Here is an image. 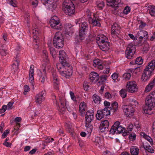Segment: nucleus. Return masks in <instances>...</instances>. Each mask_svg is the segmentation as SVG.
<instances>
[{
    "label": "nucleus",
    "mask_w": 155,
    "mask_h": 155,
    "mask_svg": "<svg viewBox=\"0 0 155 155\" xmlns=\"http://www.w3.org/2000/svg\"><path fill=\"white\" fill-rule=\"evenodd\" d=\"M59 58L61 63L57 64V69L62 76L70 77L72 74V72L71 70L70 64L67 60L68 58L64 51H59Z\"/></svg>",
    "instance_id": "obj_1"
},
{
    "label": "nucleus",
    "mask_w": 155,
    "mask_h": 155,
    "mask_svg": "<svg viewBox=\"0 0 155 155\" xmlns=\"http://www.w3.org/2000/svg\"><path fill=\"white\" fill-rule=\"evenodd\" d=\"M80 19L76 21V24H81L80 26L79 31V40L77 41V42H80L84 40L86 36L87 32L88 31V25L87 22H81Z\"/></svg>",
    "instance_id": "obj_2"
},
{
    "label": "nucleus",
    "mask_w": 155,
    "mask_h": 155,
    "mask_svg": "<svg viewBox=\"0 0 155 155\" xmlns=\"http://www.w3.org/2000/svg\"><path fill=\"white\" fill-rule=\"evenodd\" d=\"M104 104L105 107L103 109L98 110L97 111L96 117L98 120H101L104 116L110 115V108L109 107L110 105V103L109 102L105 101Z\"/></svg>",
    "instance_id": "obj_3"
},
{
    "label": "nucleus",
    "mask_w": 155,
    "mask_h": 155,
    "mask_svg": "<svg viewBox=\"0 0 155 155\" xmlns=\"http://www.w3.org/2000/svg\"><path fill=\"white\" fill-rule=\"evenodd\" d=\"M53 44L56 48H62L64 45V39L61 33L56 32L53 39Z\"/></svg>",
    "instance_id": "obj_4"
},
{
    "label": "nucleus",
    "mask_w": 155,
    "mask_h": 155,
    "mask_svg": "<svg viewBox=\"0 0 155 155\" xmlns=\"http://www.w3.org/2000/svg\"><path fill=\"white\" fill-rule=\"evenodd\" d=\"M155 106V99L147 96L145 100V106L143 108V110L146 113H148V110H151Z\"/></svg>",
    "instance_id": "obj_5"
},
{
    "label": "nucleus",
    "mask_w": 155,
    "mask_h": 155,
    "mask_svg": "<svg viewBox=\"0 0 155 155\" xmlns=\"http://www.w3.org/2000/svg\"><path fill=\"white\" fill-rule=\"evenodd\" d=\"M50 24L52 28L57 30H61L63 28V26L59 18L55 15L51 18Z\"/></svg>",
    "instance_id": "obj_6"
},
{
    "label": "nucleus",
    "mask_w": 155,
    "mask_h": 155,
    "mask_svg": "<svg viewBox=\"0 0 155 155\" xmlns=\"http://www.w3.org/2000/svg\"><path fill=\"white\" fill-rule=\"evenodd\" d=\"M53 98L55 99V104L58 107V110L62 114H64L66 110L65 105L66 104V102L65 97L63 96H62V97L61 96L59 97L60 102L61 104V105L60 106H59L58 104L56 96L55 95L53 96Z\"/></svg>",
    "instance_id": "obj_7"
},
{
    "label": "nucleus",
    "mask_w": 155,
    "mask_h": 155,
    "mask_svg": "<svg viewBox=\"0 0 155 155\" xmlns=\"http://www.w3.org/2000/svg\"><path fill=\"white\" fill-rule=\"evenodd\" d=\"M41 68V69L37 70V73L38 76L42 78L47 77L46 70L47 71L50 69V66L49 64L48 63H47V64L45 63L42 65Z\"/></svg>",
    "instance_id": "obj_8"
},
{
    "label": "nucleus",
    "mask_w": 155,
    "mask_h": 155,
    "mask_svg": "<svg viewBox=\"0 0 155 155\" xmlns=\"http://www.w3.org/2000/svg\"><path fill=\"white\" fill-rule=\"evenodd\" d=\"M135 46L132 43L129 44L126 48L125 54L128 59H131L135 52Z\"/></svg>",
    "instance_id": "obj_9"
},
{
    "label": "nucleus",
    "mask_w": 155,
    "mask_h": 155,
    "mask_svg": "<svg viewBox=\"0 0 155 155\" xmlns=\"http://www.w3.org/2000/svg\"><path fill=\"white\" fill-rule=\"evenodd\" d=\"M126 88L127 91L130 93H134L138 91V87L135 81H129L127 83Z\"/></svg>",
    "instance_id": "obj_10"
},
{
    "label": "nucleus",
    "mask_w": 155,
    "mask_h": 155,
    "mask_svg": "<svg viewBox=\"0 0 155 155\" xmlns=\"http://www.w3.org/2000/svg\"><path fill=\"white\" fill-rule=\"evenodd\" d=\"M123 109L124 114L127 117H130L133 116L134 109L129 105H124L123 106Z\"/></svg>",
    "instance_id": "obj_11"
},
{
    "label": "nucleus",
    "mask_w": 155,
    "mask_h": 155,
    "mask_svg": "<svg viewBox=\"0 0 155 155\" xmlns=\"http://www.w3.org/2000/svg\"><path fill=\"white\" fill-rule=\"evenodd\" d=\"M120 27L117 23H114L112 25L111 28V34L113 37L115 38L117 37L120 32Z\"/></svg>",
    "instance_id": "obj_12"
},
{
    "label": "nucleus",
    "mask_w": 155,
    "mask_h": 155,
    "mask_svg": "<svg viewBox=\"0 0 155 155\" xmlns=\"http://www.w3.org/2000/svg\"><path fill=\"white\" fill-rule=\"evenodd\" d=\"M46 92L45 91H42L40 93L36 95L35 97L36 103L40 104L45 99V96Z\"/></svg>",
    "instance_id": "obj_13"
},
{
    "label": "nucleus",
    "mask_w": 155,
    "mask_h": 155,
    "mask_svg": "<svg viewBox=\"0 0 155 155\" xmlns=\"http://www.w3.org/2000/svg\"><path fill=\"white\" fill-rule=\"evenodd\" d=\"M107 5L112 7H119L122 4L121 2V0H107Z\"/></svg>",
    "instance_id": "obj_14"
},
{
    "label": "nucleus",
    "mask_w": 155,
    "mask_h": 155,
    "mask_svg": "<svg viewBox=\"0 0 155 155\" xmlns=\"http://www.w3.org/2000/svg\"><path fill=\"white\" fill-rule=\"evenodd\" d=\"M137 34L138 36H139V41H140V44L142 43L143 38H144L145 40H146L148 38L147 36L148 35V33L146 31L144 30L140 31L137 33Z\"/></svg>",
    "instance_id": "obj_15"
},
{
    "label": "nucleus",
    "mask_w": 155,
    "mask_h": 155,
    "mask_svg": "<svg viewBox=\"0 0 155 155\" xmlns=\"http://www.w3.org/2000/svg\"><path fill=\"white\" fill-rule=\"evenodd\" d=\"M94 117V112L88 110L86 112L85 115V123H90L93 120Z\"/></svg>",
    "instance_id": "obj_16"
},
{
    "label": "nucleus",
    "mask_w": 155,
    "mask_h": 155,
    "mask_svg": "<svg viewBox=\"0 0 155 155\" xmlns=\"http://www.w3.org/2000/svg\"><path fill=\"white\" fill-rule=\"evenodd\" d=\"M100 48L103 51H107L109 49V43L108 41L103 42H99L98 44Z\"/></svg>",
    "instance_id": "obj_17"
},
{
    "label": "nucleus",
    "mask_w": 155,
    "mask_h": 155,
    "mask_svg": "<svg viewBox=\"0 0 155 155\" xmlns=\"http://www.w3.org/2000/svg\"><path fill=\"white\" fill-rule=\"evenodd\" d=\"M109 124L107 120H105L102 122L100 126V129L102 132H104L108 130V128L109 126Z\"/></svg>",
    "instance_id": "obj_18"
},
{
    "label": "nucleus",
    "mask_w": 155,
    "mask_h": 155,
    "mask_svg": "<svg viewBox=\"0 0 155 155\" xmlns=\"http://www.w3.org/2000/svg\"><path fill=\"white\" fill-rule=\"evenodd\" d=\"M63 12L67 15H71L74 14L75 10L74 5L63 10Z\"/></svg>",
    "instance_id": "obj_19"
},
{
    "label": "nucleus",
    "mask_w": 155,
    "mask_h": 155,
    "mask_svg": "<svg viewBox=\"0 0 155 155\" xmlns=\"http://www.w3.org/2000/svg\"><path fill=\"white\" fill-rule=\"evenodd\" d=\"M93 65L94 67L97 68L99 70H102L103 68V66L101 62V61L98 59L93 61Z\"/></svg>",
    "instance_id": "obj_20"
},
{
    "label": "nucleus",
    "mask_w": 155,
    "mask_h": 155,
    "mask_svg": "<svg viewBox=\"0 0 155 155\" xmlns=\"http://www.w3.org/2000/svg\"><path fill=\"white\" fill-rule=\"evenodd\" d=\"M79 108L80 115L83 116L84 114H85V110H87L85 103L84 102H81L79 105Z\"/></svg>",
    "instance_id": "obj_21"
},
{
    "label": "nucleus",
    "mask_w": 155,
    "mask_h": 155,
    "mask_svg": "<svg viewBox=\"0 0 155 155\" xmlns=\"http://www.w3.org/2000/svg\"><path fill=\"white\" fill-rule=\"evenodd\" d=\"M74 5L70 0H65L62 4V10Z\"/></svg>",
    "instance_id": "obj_22"
},
{
    "label": "nucleus",
    "mask_w": 155,
    "mask_h": 155,
    "mask_svg": "<svg viewBox=\"0 0 155 155\" xmlns=\"http://www.w3.org/2000/svg\"><path fill=\"white\" fill-rule=\"evenodd\" d=\"M17 55H16V60L12 65V71L14 72L16 71L18 68L19 61L18 59L17 58Z\"/></svg>",
    "instance_id": "obj_23"
},
{
    "label": "nucleus",
    "mask_w": 155,
    "mask_h": 155,
    "mask_svg": "<svg viewBox=\"0 0 155 155\" xmlns=\"http://www.w3.org/2000/svg\"><path fill=\"white\" fill-rule=\"evenodd\" d=\"M130 72L126 73L124 74L123 78H130L131 76L132 77H137V72L134 71L133 72L132 70L130 69Z\"/></svg>",
    "instance_id": "obj_24"
},
{
    "label": "nucleus",
    "mask_w": 155,
    "mask_h": 155,
    "mask_svg": "<svg viewBox=\"0 0 155 155\" xmlns=\"http://www.w3.org/2000/svg\"><path fill=\"white\" fill-rule=\"evenodd\" d=\"M155 85V78L150 81L148 85L146 87L145 89V92H148L150 91L153 88V86Z\"/></svg>",
    "instance_id": "obj_25"
},
{
    "label": "nucleus",
    "mask_w": 155,
    "mask_h": 155,
    "mask_svg": "<svg viewBox=\"0 0 155 155\" xmlns=\"http://www.w3.org/2000/svg\"><path fill=\"white\" fill-rule=\"evenodd\" d=\"M155 67V61L152 60L149 63L148 65L146 67V69L153 71Z\"/></svg>",
    "instance_id": "obj_26"
},
{
    "label": "nucleus",
    "mask_w": 155,
    "mask_h": 155,
    "mask_svg": "<svg viewBox=\"0 0 155 155\" xmlns=\"http://www.w3.org/2000/svg\"><path fill=\"white\" fill-rule=\"evenodd\" d=\"M96 40L100 42H103L105 41H108V38L107 37L103 34L98 35L96 38Z\"/></svg>",
    "instance_id": "obj_27"
},
{
    "label": "nucleus",
    "mask_w": 155,
    "mask_h": 155,
    "mask_svg": "<svg viewBox=\"0 0 155 155\" xmlns=\"http://www.w3.org/2000/svg\"><path fill=\"white\" fill-rule=\"evenodd\" d=\"M116 122H118V124H117V126L116 127H116L117 134L122 133L125 132V128L124 127H122L120 125V122L119 121H116Z\"/></svg>",
    "instance_id": "obj_28"
},
{
    "label": "nucleus",
    "mask_w": 155,
    "mask_h": 155,
    "mask_svg": "<svg viewBox=\"0 0 155 155\" xmlns=\"http://www.w3.org/2000/svg\"><path fill=\"white\" fill-rule=\"evenodd\" d=\"M130 152L132 155H138L139 150L137 147L133 146L130 149Z\"/></svg>",
    "instance_id": "obj_29"
},
{
    "label": "nucleus",
    "mask_w": 155,
    "mask_h": 155,
    "mask_svg": "<svg viewBox=\"0 0 155 155\" xmlns=\"http://www.w3.org/2000/svg\"><path fill=\"white\" fill-rule=\"evenodd\" d=\"M140 135L141 136H143V137L145 139L147 140L150 142L151 145H152L153 144V140L150 137L147 135L144 132L141 133Z\"/></svg>",
    "instance_id": "obj_30"
},
{
    "label": "nucleus",
    "mask_w": 155,
    "mask_h": 155,
    "mask_svg": "<svg viewBox=\"0 0 155 155\" xmlns=\"http://www.w3.org/2000/svg\"><path fill=\"white\" fill-rule=\"evenodd\" d=\"M93 100L94 102L97 104H99L101 101V99L100 97L96 94H94L92 97Z\"/></svg>",
    "instance_id": "obj_31"
},
{
    "label": "nucleus",
    "mask_w": 155,
    "mask_h": 155,
    "mask_svg": "<svg viewBox=\"0 0 155 155\" xmlns=\"http://www.w3.org/2000/svg\"><path fill=\"white\" fill-rule=\"evenodd\" d=\"M118 123V122H115L114 124L112 126L109 132L110 134H111L112 135L114 134L115 133L117 134V131L116 126H117V124Z\"/></svg>",
    "instance_id": "obj_32"
},
{
    "label": "nucleus",
    "mask_w": 155,
    "mask_h": 155,
    "mask_svg": "<svg viewBox=\"0 0 155 155\" xmlns=\"http://www.w3.org/2000/svg\"><path fill=\"white\" fill-rule=\"evenodd\" d=\"M152 71H151L145 69L144 71V73L142 75V78L143 77L144 78L145 77H147V78L150 77L152 75Z\"/></svg>",
    "instance_id": "obj_33"
},
{
    "label": "nucleus",
    "mask_w": 155,
    "mask_h": 155,
    "mask_svg": "<svg viewBox=\"0 0 155 155\" xmlns=\"http://www.w3.org/2000/svg\"><path fill=\"white\" fill-rule=\"evenodd\" d=\"M91 24L93 26H97L100 27L101 26L100 23L95 17H93L92 20Z\"/></svg>",
    "instance_id": "obj_34"
},
{
    "label": "nucleus",
    "mask_w": 155,
    "mask_h": 155,
    "mask_svg": "<svg viewBox=\"0 0 155 155\" xmlns=\"http://www.w3.org/2000/svg\"><path fill=\"white\" fill-rule=\"evenodd\" d=\"M111 107H110V111L112 110L113 112H114L116 111L118 108V104L117 102H114L111 104Z\"/></svg>",
    "instance_id": "obj_35"
},
{
    "label": "nucleus",
    "mask_w": 155,
    "mask_h": 155,
    "mask_svg": "<svg viewBox=\"0 0 155 155\" xmlns=\"http://www.w3.org/2000/svg\"><path fill=\"white\" fill-rule=\"evenodd\" d=\"M53 82L54 83V88L55 89L57 90H58L59 89V80L58 78H53Z\"/></svg>",
    "instance_id": "obj_36"
},
{
    "label": "nucleus",
    "mask_w": 155,
    "mask_h": 155,
    "mask_svg": "<svg viewBox=\"0 0 155 155\" xmlns=\"http://www.w3.org/2000/svg\"><path fill=\"white\" fill-rule=\"evenodd\" d=\"M149 13L152 16H155V6L153 5H150L148 7Z\"/></svg>",
    "instance_id": "obj_37"
},
{
    "label": "nucleus",
    "mask_w": 155,
    "mask_h": 155,
    "mask_svg": "<svg viewBox=\"0 0 155 155\" xmlns=\"http://www.w3.org/2000/svg\"><path fill=\"white\" fill-rule=\"evenodd\" d=\"M127 89H122L120 91V94L121 97L123 98H125L127 95Z\"/></svg>",
    "instance_id": "obj_38"
},
{
    "label": "nucleus",
    "mask_w": 155,
    "mask_h": 155,
    "mask_svg": "<svg viewBox=\"0 0 155 155\" xmlns=\"http://www.w3.org/2000/svg\"><path fill=\"white\" fill-rule=\"evenodd\" d=\"M72 26L70 24H67L66 25L65 28L66 31L69 33H72L73 28Z\"/></svg>",
    "instance_id": "obj_39"
},
{
    "label": "nucleus",
    "mask_w": 155,
    "mask_h": 155,
    "mask_svg": "<svg viewBox=\"0 0 155 155\" xmlns=\"http://www.w3.org/2000/svg\"><path fill=\"white\" fill-rule=\"evenodd\" d=\"M85 126L87 127L86 130L89 133H91L93 128V126L90 123H85Z\"/></svg>",
    "instance_id": "obj_40"
},
{
    "label": "nucleus",
    "mask_w": 155,
    "mask_h": 155,
    "mask_svg": "<svg viewBox=\"0 0 155 155\" xmlns=\"http://www.w3.org/2000/svg\"><path fill=\"white\" fill-rule=\"evenodd\" d=\"M143 147L146 150L149 152L152 153H154V150L150 146H147L146 145H143Z\"/></svg>",
    "instance_id": "obj_41"
},
{
    "label": "nucleus",
    "mask_w": 155,
    "mask_h": 155,
    "mask_svg": "<svg viewBox=\"0 0 155 155\" xmlns=\"http://www.w3.org/2000/svg\"><path fill=\"white\" fill-rule=\"evenodd\" d=\"M33 43L34 45H35L37 46V48H38V45L39 42V38L38 36H33Z\"/></svg>",
    "instance_id": "obj_42"
},
{
    "label": "nucleus",
    "mask_w": 155,
    "mask_h": 155,
    "mask_svg": "<svg viewBox=\"0 0 155 155\" xmlns=\"http://www.w3.org/2000/svg\"><path fill=\"white\" fill-rule=\"evenodd\" d=\"M129 101L130 102V104L131 105V106L133 107V108L134 106L138 105V102L133 99L130 98L129 99Z\"/></svg>",
    "instance_id": "obj_43"
},
{
    "label": "nucleus",
    "mask_w": 155,
    "mask_h": 155,
    "mask_svg": "<svg viewBox=\"0 0 155 155\" xmlns=\"http://www.w3.org/2000/svg\"><path fill=\"white\" fill-rule=\"evenodd\" d=\"M34 66L31 65L30 67L29 70V78H34Z\"/></svg>",
    "instance_id": "obj_44"
},
{
    "label": "nucleus",
    "mask_w": 155,
    "mask_h": 155,
    "mask_svg": "<svg viewBox=\"0 0 155 155\" xmlns=\"http://www.w3.org/2000/svg\"><path fill=\"white\" fill-rule=\"evenodd\" d=\"M66 126L67 131L73 135L74 134V130L73 128L69 124H66Z\"/></svg>",
    "instance_id": "obj_45"
},
{
    "label": "nucleus",
    "mask_w": 155,
    "mask_h": 155,
    "mask_svg": "<svg viewBox=\"0 0 155 155\" xmlns=\"http://www.w3.org/2000/svg\"><path fill=\"white\" fill-rule=\"evenodd\" d=\"M143 63V60L141 57L137 58L135 60V63L136 64L141 65Z\"/></svg>",
    "instance_id": "obj_46"
},
{
    "label": "nucleus",
    "mask_w": 155,
    "mask_h": 155,
    "mask_svg": "<svg viewBox=\"0 0 155 155\" xmlns=\"http://www.w3.org/2000/svg\"><path fill=\"white\" fill-rule=\"evenodd\" d=\"M43 57L45 58V61L47 63H49V59L48 58V54L46 50H44L43 51Z\"/></svg>",
    "instance_id": "obj_47"
},
{
    "label": "nucleus",
    "mask_w": 155,
    "mask_h": 155,
    "mask_svg": "<svg viewBox=\"0 0 155 155\" xmlns=\"http://www.w3.org/2000/svg\"><path fill=\"white\" fill-rule=\"evenodd\" d=\"M9 3L14 7H16L17 4L16 0H7Z\"/></svg>",
    "instance_id": "obj_48"
},
{
    "label": "nucleus",
    "mask_w": 155,
    "mask_h": 155,
    "mask_svg": "<svg viewBox=\"0 0 155 155\" xmlns=\"http://www.w3.org/2000/svg\"><path fill=\"white\" fill-rule=\"evenodd\" d=\"M99 77V74L95 72H91L89 75V78H97Z\"/></svg>",
    "instance_id": "obj_49"
},
{
    "label": "nucleus",
    "mask_w": 155,
    "mask_h": 155,
    "mask_svg": "<svg viewBox=\"0 0 155 155\" xmlns=\"http://www.w3.org/2000/svg\"><path fill=\"white\" fill-rule=\"evenodd\" d=\"M98 7L100 9H102L104 6V3L103 2H98L97 4Z\"/></svg>",
    "instance_id": "obj_50"
},
{
    "label": "nucleus",
    "mask_w": 155,
    "mask_h": 155,
    "mask_svg": "<svg viewBox=\"0 0 155 155\" xmlns=\"http://www.w3.org/2000/svg\"><path fill=\"white\" fill-rule=\"evenodd\" d=\"M31 2V5L34 8H35L37 6L38 4V0H30Z\"/></svg>",
    "instance_id": "obj_51"
},
{
    "label": "nucleus",
    "mask_w": 155,
    "mask_h": 155,
    "mask_svg": "<svg viewBox=\"0 0 155 155\" xmlns=\"http://www.w3.org/2000/svg\"><path fill=\"white\" fill-rule=\"evenodd\" d=\"M130 11V8L128 6H126L124 9L123 13L124 14L127 15L128 14Z\"/></svg>",
    "instance_id": "obj_52"
},
{
    "label": "nucleus",
    "mask_w": 155,
    "mask_h": 155,
    "mask_svg": "<svg viewBox=\"0 0 155 155\" xmlns=\"http://www.w3.org/2000/svg\"><path fill=\"white\" fill-rule=\"evenodd\" d=\"M32 34L34 36H38V29L37 28L32 29Z\"/></svg>",
    "instance_id": "obj_53"
},
{
    "label": "nucleus",
    "mask_w": 155,
    "mask_h": 155,
    "mask_svg": "<svg viewBox=\"0 0 155 155\" xmlns=\"http://www.w3.org/2000/svg\"><path fill=\"white\" fill-rule=\"evenodd\" d=\"M51 9H55L57 6V4L55 2H53L52 3L50 4L49 6Z\"/></svg>",
    "instance_id": "obj_54"
},
{
    "label": "nucleus",
    "mask_w": 155,
    "mask_h": 155,
    "mask_svg": "<svg viewBox=\"0 0 155 155\" xmlns=\"http://www.w3.org/2000/svg\"><path fill=\"white\" fill-rule=\"evenodd\" d=\"M25 89L23 93L25 95L27 94V92H28L30 91V88L28 86L25 85Z\"/></svg>",
    "instance_id": "obj_55"
},
{
    "label": "nucleus",
    "mask_w": 155,
    "mask_h": 155,
    "mask_svg": "<svg viewBox=\"0 0 155 155\" xmlns=\"http://www.w3.org/2000/svg\"><path fill=\"white\" fill-rule=\"evenodd\" d=\"M136 135L134 134H131L129 136V139L130 141H133L135 140Z\"/></svg>",
    "instance_id": "obj_56"
},
{
    "label": "nucleus",
    "mask_w": 155,
    "mask_h": 155,
    "mask_svg": "<svg viewBox=\"0 0 155 155\" xmlns=\"http://www.w3.org/2000/svg\"><path fill=\"white\" fill-rule=\"evenodd\" d=\"M14 103V102H9L7 106V109L8 110L12 109L13 108L12 105Z\"/></svg>",
    "instance_id": "obj_57"
},
{
    "label": "nucleus",
    "mask_w": 155,
    "mask_h": 155,
    "mask_svg": "<svg viewBox=\"0 0 155 155\" xmlns=\"http://www.w3.org/2000/svg\"><path fill=\"white\" fill-rule=\"evenodd\" d=\"M0 53L2 56H5L8 54L7 51L5 49H2L1 50Z\"/></svg>",
    "instance_id": "obj_58"
},
{
    "label": "nucleus",
    "mask_w": 155,
    "mask_h": 155,
    "mask_svg": "<svg viewBox=\"0 0 155 155\" xmlns=\"http://www.w3.org/2000/svg\"><path fill=\"white\" fill-rule=\"evenodd\" d=\"M70 95L71 99L74 101H76V97L75 96L74 93L72 91H70Z\"/></svg>",
    "instance_id": "obj_59"
},
{
    "label": "nucleus",
    "mask_w": 155,
    "mask_h": 155,
    "mask_svg": "<svg viewBox=\"0 0 155 155\" xmlns=\"http://www.w3.org/2000/svg\"><path fill=\"white\" fill-rule=\"evenodd\" d=\"M7 109V106L5 105H3L2 108L0 109V113L2 114Z\"/></svg>",
    "instance_id": "obj_60"
},
{
    "label": "nucleus",
    "mask_w": 155,
    "mask_h": 155,
    "mask_svg": "<svg viewBox=\"0 0 155 155\" xmlns=\"http://www.w3.org/2000/svg\"><path fill=\"white\" fill-rule=\"evenodd\" d=\"M9 133V130H5L2 135V138H3L6 137L7 136V134Z\"/></svg>",
    "instance_id": "obj_61"
},
{
    "label": "nucleus",
    "mask_w": 155,
    "mask_h": 155,
    "mask_svg": "<svg viewBox=\"0 0 155 155\" xmlns=\"http://www.w3.org/2000/svg\"><path fill=\"white\" fill-rule=\"evenodd\" d=\"M140 25L139 26V28L140 29H142L145 27L146 25V24L145 22H144L142 21L140 22Z\"/></svg>",
    "instance_id": "obj_62"
},
{
    "label": "nucleus",
    "mask_w": 155,
    "mask_h": 155,
    "mask_svg": "<svg viewBox=\"0 0 155 155\" xmlns=\"http://www.w3.org/2000/svg\"><path fill=\"white\" fill-rule=\"evenodd\" d=\"M134 126L137 129H138L140 128V126L139 122L138 121H136L134 124Z\"/></svg>",
    "instance_id": "obj_63"
},
{
    "label": "nucleus",
    "mask_w": 155,
    "mask_h": 155,
    "mask_svg": "<svg viewBox=\"0 0 155 155\" xmlns=\"http://www.w3.org/2000/svg\"><path fill=\"white\" fill-rule=\"evenodd\" d=\"M148 95L150 96V97H151L152 98H154L155 99V90L151 92Z\"/></svg>",
    "instance_id": "obj_64"
}]
</instances>
